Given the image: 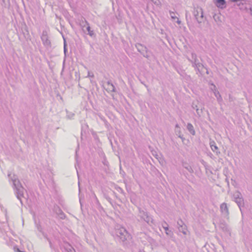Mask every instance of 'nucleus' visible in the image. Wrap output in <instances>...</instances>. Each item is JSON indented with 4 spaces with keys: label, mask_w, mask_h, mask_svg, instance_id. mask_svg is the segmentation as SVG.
I'll list each match as a JSON object with an SVG mask.
<instances>
[{
    "label": "nucleus",
    "mask_w": 252,
    "mask_h": 252,
    "mask_svg": "<svg viewBox=\"0 0 252 252\" xmlns=\"http://www.w3.org/2000/svg\"><path fill=\"white\" fill-rule=\"evenodd\" d=\"M63 47H67V44H66V41H65V39H64Z\"/></svg>",
    "instance_id": "e433bc0d"
},
{
    "label": "nucleus",
    "mask_w": 252,
    "mask_h": 252,
    "mask_svg": "<svg viewBox=\"0 0 252 252\" xmlns=\"http://www.w3.org/2000/svg\"><path fill=\"white\" fill-rule=\"evenodd\" d=\"M138 216L140 219L146 222L148 224L153 223V219L150 216L148 215L147 212H146L142 210L141 208L138 207Z\"/></svg>",
    "instance_id": "7ed1b4c3"
},
{
    "label": "nucleus",
    "mask_w": 252,
    "mask_h": 252,
    "mask_svg": "<svg viewBox=\"0 0 252 252\" xmlns=\"http://www.w3.org/2000/svg\"><path fill=\"white\" fill-rule=\"evenodd\" d=\"M106 199L111 203V199L109 197H106Z\"/></svg>",
    "instance_id": "473e14b6"
},
{
    "label": "nucleus",
    "mask_w": 252,
    "mask_h": 252,
    "mask_svg": "<svg viewBox=\"0 0 252 252\" xmlns=\"http://www.w3.org/2000/svg\"><path fill=\"white\" fill-rule=\"evenodd\" d=\"M139 252H142V251H140Z\"/></svg>",
    "instance_id": "79ce46f5"
},
{
    "label": "nucleus",
    "mask_w": 252,
    "mask_h": 252,
    "mask_svg": "<svg viewBox=\"0 0 252 252\" xmlns=\"http://www.w3.org/2000/svg\"><path fill=\"white\" fill-rule=\"evenodd\" d=\"M192 67L199 72L202 71V68L204 67L203 64L199 62H198L196 63H194Z\"/></svg>",
    "instance_id": "f3484780"
},
{
    "label": "nucleus",
    "mask_w": 252,
    "mask_h": 252,
    "mask_svg": "<svg viewBox=\"0 0 252 252\" xmlns=\"http://www.w3.org/2000/svg\"><path fill=\"white\" fill-rule=\"evenodd\" d=\"M115 239L123 246H127L131 238L130 235L124 227L117 229L115 231Z\"/></svg>",
    "instance_id": "f03ea898"
},
{
    "label": "nucleus",
    "mask_w": 252,
    "mask_h": 252,
    "mask_svg": "<svg viewBox=\"0 0 252 252\" xmlns=\"http://www.w3.org/2000/svg\"><path fill=\"white\" fill-rule=\"evenodd\" d=\"M234 201L237 203L241 212V207L244 206V199L241 193L239 191L236 192L233 195Z\"/></svg>",
    "instance_id": "39448f33"
},
{
    "label": "nucleus",
    "mask_w": 252,
    "mask_h": 252,
    "mask_svg": "<svg viewBox=\"0 0 252 252\" xmlns=\"http://www.w3.org/2000/svg\"><path fill=\"white\" fill-rule=\"evenodd\" d=\"M175 129H180V127L179 126L178 124H176L175 126Z\"/></svg>",
    "instance_id": "2f4dec72"
},
{
    "label": "nucleus",
    "mask_w": 252,
    "mask_h": 252,
    "mask_svg": "<svg viewBox=\"0 0 252 252\" xmlns=\"http://www.w3.org/2000/svg\"><path fill=\"white\" fill-rule=\"evenodd\" d=\"M232 1L236 2L237 5L241 6L240 8L241 9L243 8V5L245 1L244 0H232Z\"/></svg>",
    "instance_id": "412c9836"
},
{
    "label": "nucleus",
    "mask_w": 252,
    "mask_h": 252,
    "mask_svg": "<svg viewBox=\"0 0 252 252\" xmlns=\"http://www.w3.org/2000/svg\"><path fill=\"white\" fill-rule=\"evenodd\" d=\"M53 211L58 215L61 219H64L65 215L60 207L57 204H54L53 207Z\"/></svg>",
    "instance_id": "9d476101"
},
{
    "label": "nucleus",
    "mask_w": 252,
    "mask_h": 252,
    "mask_svg": "<svg viewBox=\"0 0 252 252\" xmlns=\"http://www.w3.org/2000/svg\"><path fill=\"white\" fill-rule=\"evenodd\" d=\"M196 112L198 117H200L201 116V114L202 113V109H201L200 110H199L198 108H196Z\"/></svg>",
    "instance_id": "393cba45"
},
{
    "label": "nucleus",
    "mask_w": 252,
    "mask_h": 252,
    "mask_svg": "<svg viewBox=\"0 0 252 252\" xmlns=\"http://www.w3.org/2000/svg\"><path fill=\"white\" fill-rule=\"evenodd\" d=\"M177 19L176 22L178 24H180L181 23V21L180 20H179V19L177 18H176Z\"/></svg>",
    "instance_id": "c9c22d12"
},
{
    "label": "nucleus",
    "mask_w": 252,
    "mask_h": 252,
    "mask_svg": "<svg viewBox=\"0 0 252 252\" xmlns=\"http://www.w3.org/2000/svg\"><path fill=\"white\" fill-rule=\"evenodd\" d=\"M179 138H181V137H183V135H182V134H180L179 135V136H178Z\"/></svg>",
    "instance_id": "58836bf2"
},
{
    "label": "nucleus",
    "mask_w": 252,
    "mask_h": 252,
    "mask_svg": "<svg viewBox=\"0 0 252 252\" xmlns=\"http://www.w3.org/2000/svg\"><path fill=\"white\" fill-rule=\"evenodd\" d=\"M220 211L223 218L228 219H229V209L226 203L223 202L220 205Z\"/></svg>",
    "instance_id": "0eeeda50"
},
{
    "label": "nucleus",
    "mask_w": 252,
    "mask_h": 252,
    "mask_svg": "<svg viewBox=\"0 0 252 252\" xmlns=\"http://www.w3.org/2000/svg\"><path fill=\"white\" fill-rule=\"evenodd\" d=\"M64 249L66 252H76L74 249L68 243L65 244Z\"/></svg>",
    "instance_id": "a211bd4d"
},
{
    "label": "nucleus",
    "mask_w": 252,
    "mask_h": 252,
    "mask_svg": "<svg viewBox=\"0 0 252 252\" xmlns=\"http://www.w3.org/2000/svg\"><path fill=\"white\" fill-rule=\"evenodd\" d=\"M135 47L137 51L140 52L144 57L147 59L149 58V56L147 54L148 49L145 46L141 44V43H136L135 44Z\"/></svg>",
    "instance_id": "423d86ee"
},
{
    "label": "nucleus",
    "mask_w": 252,
    "mask_h": 252,
    "mask_svg": "<svg viewBox=\"0 0 252 252\" xmlns=\"http://www.w3.org/2000/svg\"><path fill=\"white\" fill-rule=\"evenodd\" d=\"M191 59H190L189 58H187V59L192 63V66L194 63H196L199 62H198V60L197 58V55L195 53L192 52L191 53Z\"/></svg>",
    "instance_id": "ddd939ff"
},
{
    "label": "nucleus",
    "mask_w": 252,
    "mask_h": 252,
    "mask_svg": "<svg viewBox=\"0 0 252 252\" xmlns=\"http://www.w3.org/2000/svg\"><path fill=\"white\" fill-rule=\"evenodd\" d=\"M2 2L4 5V6L6 5V0H2Z\"/></svg>",
    "instance_id": "4c0bfd02"
},
{
    "label": "nucleus",
    "mask_w": 252,
    "mask_h": 252,
    "mask_svg": "<svg viewBox=\"0 0 252 252\" xmlns=\"http://www.w3.org/2000/svg\"><path fill=\"white\" fill-rule=\"evenodd\" d=\"M41 39L42 41L43 45L46 47H51V43L50 40L49 39L48 33L46 31H43L42 32Z\"/></svg>",
    "instance_id": "6e6552de"
},
{
    "label": "nucleus",
    "mask_w": 252,
    "mask_h": 252,
    "mask_svg": "<svg viewBox=\"0 0 252 252\" xmlns=\"http://www.w3.org/2000/svg\"><path fill=\"white\" fill-rule=\"evenodd\" d=\"M162 226L165 230L166 234L170 237L173 235V232L169 229V226L166 221H164L162 224Z\"/></svg>",
    "instance_id": "f8f14e48"
},
{
    "label": "nucleus",
    "mask_w": 252,
    "mask_h": 252,
    "mask_svg": "<svg viewBox=\"0 0 252 252\" xmlns=\"http://www.w3.org/2000/svg\"><path fill=\"white\" fill-rule=\"evenodd\" d=\"M219 227L223 232H229L228 226L227 224V223L225 222V221L223 220H220V221Z\"/></svg>",
    "instance_id": "9b49d317"
},
{
    "label": "nucleus",
    "mask_w": 252,
    "mask_h": 252,
    "mask_svg": "<svg viewBox=\"0 0 252 252\" xmlns=\"http://www.w3.org/2000/svg\"><path fill=\"white\" fill-rule=\"evenodd\" d=\"M96 204L98 205V206L99 207H101V205H100V203L99 202V201H98V199H97V198H96Z\"/></svg>",
    "instance_id": "c756f323"
},
{
    "label": "nucleus",
    "mask_w": 252,
    "mask_h": 252,
    "mask_svg": "<svg viewBox=\"0 0 252 252\" xmlns=\"http://www.w3.org/2000/svg\"><path fill=\"white\" fill-rule=\"evenodd\" d=\"M115 189L119 192H121V193H123L124 192V190L123 189L120 188V187H118V186H116L115 187Z\"/></svg>",
    "instance_id": "bb28decb"
},
{
    "label": "nucleus",
    "mask_w": 252,
    "mask_h": 252,
    "mask_svg": "<svg viewBox=\"0 0 252 252\" xmlns=\"http://www.w3.org/2000/svg\"><path fill=\"white\" fill-rule=\"evenodd\" d=\"M26 32H28V31L26 30ZM27 34L29 35V33H28Z\"/></svg>",
    "instance_id": "a19ab883"
},
{
    "label": "nucleus",
    "mask_w": 252,
    "mask_h": 252,
    "mask_svg": "<svg viewBox=\"0 0 252 252\" xmlns=\"http://www.w3.org/2000/svg\"><path fill=\"white\" fill-rule=\"evenodd\" d=\"M88 76L93 77H94V74L93 73H92V74H91L90 72L89 71L88 72Z\"/></svg>",
    "instance_id": "72a5a7b5"
},
{
    "label": "nucleus",
    "mask_w": 252,
    "mask_h": 252,
    "mask_svg": "<svg viewBox=\"0 0 252 252\" xmlns=\"http://www.w3.org/2000/svg\"><path fill=\"white\" fill-rule=\"evenodd\" d=\"M192 107L193 109H195V110H196V108H198L197 107V106L196 105H194V104H192Z\"/></svg>",
    "instance_id": "7c9ffc66"
},
{
    "label": "nucleus",
    "mask_w": 252,
    "mask_h": 252,
    "mask_svg": "<svg viewBox=\"0 0 252 252\" xmlns=\"http://www.w3.org/2000/svg\"><path fill=\"white\" fill-rule=\"evenodd\" d=\"M88 26L87 27V30L88 32V34L91 37H94L95 36V34L94 32V31L91 30V27H90L89 23L86 21Z\"/></svg>",
    "instance_id": "aec40b11"
},
{
    "label": "nucleus",
    "mask_w": 252,
    "mask_h": 252,
    "mask_svg": "<svg viewBox=\"0 0 252 252\" xmlns=\"http://www.w3.org/2000/svg\"><path fill=\"white\" fill-rule=\"evenodd\" d=\"M225 0H216V4L219 8H223L225 7Z\"/></svg>",
    "instance_id": "dca6fc26"
},
{
    "label": "nucleus",
    "mask_w": 252,
    "mask_h": 252,
    "mask_svg": "<svg viewBox=\"0 0 252 252\" xmlns=\"http://www.w3.org/2000/svg\"><path fill=\"white\" fill-rule=\"evenodd\" d=\"M67 113H68V112L66 111ZM74 114L72 113H69L67 114V117L69 119H71L74 116Z\"/></svg>",
    "instance_id": "cd10ccee"
},
{
    "label": "nucleus",
    "mask_w": 252,
    "mask_h": 252,
    "mask_svg": "<svg viewBox=\"0 0 252 252\" xmlns=\"http://www.w3.org/2000/svg\"><path fill=\"white\" fill-rule=\"evenodd\" d=\"M210 145L212 150L214 152H216L217 155H219V154H220V152L218 150V148L216 145L215 142L214 141H211L210 142Z\"/></svg>",
    "instance_id": "2eb2a0df"
},
{
    "label": "nucleus",
    "mask_w": 252,
    "mask_h": 252,
    "mask_svg": "<svg viewBox=\"0 0 252 252\" xmlns=\"http://www.w3.org/2000/svg\"><path fill=\"white\" fill-rule=\"evenodd\" d=\"M63 52H64V60L63 62V70L64 67V64H65V59H66V53L67 52V47H63Z\"/></svg>",
    "instance_id": "b1692460"
},
{
    "label": "nucleus",
    "mask_w": 252,
    "mask_h": 252,
    "mask_svg": "<svg viewBox=\"0 0 252 252\" xmlns=\"http://www.w3.org/2000/svg\"><path fill=\"white\" fill-rule=\"evenodd\" d=\"M193 15L198 23H201L203 20L202 9L200 7L194 8L193 11Z\"/></svg>",
    "instance_id": "20e7f679"
},
{
    "label": "nucleus",
    "mask_w": 252,
    "mask_h": 252,
    "mask_svg": "<svg viewBox=\"0 0 252 252\" xmlns=\"http://www.w3.org/2000/svg\"><path fill=\"white\" fill-rule=\"evenodd\" d=\"M8 177L12 182V187L14 189V193L16 197L20 201L22 205H23V201L22 197L25 198L24 196V192H26V190L22 185L20 181L18 179L16 175L13 174L12 176L11 174H8Z\"/></svg>",
    "instance_id": "f257e3e1"
},
{
    "label": "nucleus",
    "mask_w": 252,
    "mask_h": 252,
    "mask_svg": "<svg viewBox=\"0 0 252 252\" xmlns=\"http://www.w3.org/2000/svg\"><path fill=\"white\" fill-rule=\"evenodd\" d=\"M213 85L214 86V89H212V90H213V91L214 92V95L216 96V97L217 98V100L219 102H220V101H221L222 100V97L221 96V95L220 94V92L216 89V86L213 85Z\"/></svg>",
    "instance_id": "4468645a"
},
{
    "label": "nucleus",
    "mask_w": 252,
    "mask_h": 252,
    "mask_svg": "<svg viewBox=\"0 0 252 252\" xmlns=\"http://www.w3.org/2000/svg\"><path fill=\"white\" fill-rule=\"evenodd\" d=\"M107 84L109 86V88H108V89L111 91V92H115V87L111 83H110L109 81H108L107 82Z\"/></svg>",
    "instance_id": "5701e85b"
},
{
    "label": "nucleus",
    "mask_w": 252,
    "mask_h": 252,
    "mask_svg": "<svg viewBox=\"0 0 252 252\" xmlns=\"http://www.w3.org/2000/svg\"><path fill=\"white\" fill-rule=\"evenodd\" d=\"M170 15L172 19H175L177 17L175 16V14L173 12L170 11Z\"/></svg>",
    "instance_id": "a878e982"
},
{
    "label": "nucleus",
    "mask_w": 252,
    "mask_h": 252,
    "mask_svg": "<svg viewBox=\"0 0 252 252\" xmlns=\"http://www.w3.org/2000/svg\"><path fill=\"white\" fill-rule=\"evenodd\" d=\"M187 128L188 130L190 132V133L192 135H194L195 134V131L194 129L193 126L191 124L188 123Z\"/></svg>",
    "instance_id": "6ab92c4d"
},
{
    "label": "nucleus",
    "mask_w": 252,
    "mask_h": 252,
    "mask_svg": "<svg viewBox=\"0 0 252 252\" xmlns=\"http://www.w3.org/2000/svg\"><path fill=\"white\" fill-rule=\"evenodd\" d=\"M177 223L179 231L183 233L184 234L186 235L187 230V226L183 221L181 219H179L177 220Z\"/></svg>",
    "instance_id": "1a4fd4ad"
},
{
    "label": "nucleus",
    "mask_w": 252,
    "mask_h": 252,
    "mask_svg": "<svg viewBox=\"0 0 252 252\" xmlns=\"http://www.w3.org/2000/svg\"><path fill=\"white\" fill-rule=\"evenodd\" d=\"M175 133L176 135L179 136V135L181 134V131L180 129H175Z\"/></svg>",
    "instance_id": "c85d7f7f"
},
{
    "label": "nucleus",
    "mask_w": 252,
    "mask_h": 252,
    "mask_svg": "<svg viewBox=\"0 0 252 252\" xmlns=\"http://www.w3.org/2000/svg\"><path fill=\"white\" fill-rule=\"evenodd\" d=\"M249 10H250V13L251 15L252 16V6L249 8Z\"/></svg>",
    "instance_id": "f704fd0d"
},
{
    "label": "nucleus",
    "mask_w": 252,
    "mask_h": 252,
    "mask_svg": "<svg viewBox=\"0 0 252 252\" xmlns=\"http://www.w3.org/2000/svg\"><path fill=\"white\" fill-rule=\"evenodd\" d=\"M181 139H182V142H184V141L185 140V138L184 137V136L181 137Z\"/></svg>",
    "instance_id": "ea45409f"
},
{
    "label": "nucleus",
    "mask_w": 252,
    "mask_h": 252,
    "mask_svg": "<svg viewBox=\"0 0 252 252\" xmlns=\"http://www.w3.org/2000/svg\"><path fill=\"white\" fill-rule=\"evenodd\" d=\"M183 167L186 168L189 173H192L193 172V170L190 165H189L186 163L183 164Z\"/></svg>",
    "instance_id": "4be33fe9"
}]
</instances>
